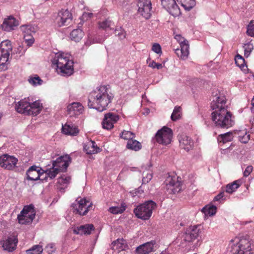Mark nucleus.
<instances>
[{"label": "nucleus", "instance_id": "nucleus-1", "mask_svg": "<svg viewBox=\"0 0 254 254\" xmlns=\"http://www.w3.org/2000/svg\"><path fill=\"white\" fill-rule=\"evenodd\" d=\"M114 98L109 87L102 85L92 91L88 97V106L102 112L105 110Z\"/></svg>", "mask_w": 254, "mask_h": 254}, {"label": "nucleus", "instance_id": "nucleus-2", "mask_svg": "<svg viewBox=\"0 0 254 254\" xmlns=\"http://www.w3.org/2000/svg\"><path fill=\"white\" fill-rule=\"evenodd\" d=\"M52 57V65L58 74L64 76H68L73 74V62L69 54L59 52L53 54Z\"/></svg>", "mask_w": 254, "mask_h": 254}, {"label": "nucleus", "instance_id": "nucleus-3", "mask_svg": "<svg viewBox=\"0 0 254 254\" xmlns=\"http://www.w3.org/2000/svg\"><path fill=\"white\" fill-rule=\"evenodd\" d=\"M228 249L232 254H254V245L247 236L237 237L232 239Z\"/></svg>", "mask_w": 254, "mask_h": 254}, {"label": "nucleus", "instance_id": "nucleus-4", "mask_svg": "<svg viewBox=\"0 0 254 254\" xmlns=\"http://www.w3.org/2000/svg\"><path fill=\"white\" fill-rule=\"evenodd\" d=\"M212 120L215 125L222 128H229L234 125L232 115L228 109L212 112Z\"/></svg>", "mask_w": 254, "mask_h": 254}, {"label": "nucleus", "instance_id": "nucleus-5", "mask_svg": "<svg viewBox=\"0 0 254 254\" xmlns=\"http://www.w3.org/2000/svg\"><path fill=\"white\" fill-rule=\"evenodd\" d=\"M15 108L17 112L21 114L36 116L42 109V104L36 101L30 104L26 99L21 100L16 104Z\"/></svg>", "mask_w": 254, "mask_h": 254}, {"label": "nucleus", "instance_id": "nucleus-6", "mask_svg": "<svg viewBox=\"0 0 254 254\" xmlns=\"http://www.w3.org/2000/svg\"><path fill=\"white\" fill-rule=\"evenodd\" d=\"M12 53V46L10 41L6 40L0 43V70H6L10 63Z\"/></svg>", "mask_w": 254, "mask_h": 254}, {"label": "nucleus", "instance_id": "nucleus-7", "mask_svg": "<svg viewBox=\"0 0 254 254\" xmlns=\"http://www.w3.org/2000/svg\"><path fill=\"white\" fill-rule=\"evenodd\" d=\"M156 206V203L154 201L148 200L138 205L134 209V213L137 218L142 220H148L151 217L152 211Z\"/></svg>", "mask_w": 254, "mask_h": 254}, {"label": "nucleus", "instance_id": "nucleus-8", "mask_svg": "<svg viewBox=\"0 0 254 254\" xmlns=\"http://www.w3.org/2000/svg\"><path fill=\"white\" fill-rule=\"evenodd\" d=\"M211 108L213 112L228 109L226 98L223 93L219 91L213 93Z\"/></svg>", "mask_w": 254, "mask_h": 254}, {"label": "nucleus", "instance_id": "nucleus-9", "mask_svg": "<svg viewBox=\"0 0 254 254\" xmlns=\"http://www.w3.org/2000/svg\"><path fill=\"white\" fill-rule=\"evenodd\" d=\"M35 211L32 204L24 206L17 218L18 222L21 224H26L31 223L35 218Z\"/></svg>", "mask_w": 254, "mask_h": 254}, {"label": "nucleus", "instance_id": "nucleus-10", "mask_svg": "<svg viewBox=\"0 0 254 254\" xmlns=\"http://www.w3.org/2000/svg\"><path fill=\"white\" fill-rule=\"evenodd\" d=\"M137 14L146 20L152 15V6L150 0H137Z\"/></svg>", "mask_w": 254, "mask_h": 254}, {"label": "nucleus", "instance_id": "nucleus-11", "mask_svg": "<svg viewBox=\"0 0 254 254\" xmlns=\"http://www.w3.org/2000/svg\"><path fill=\"white\" fill-rule=\"evenodd\" d=\"M172 130L170 128L164 127L156 134V141L162 145H166L171 143L172 139Z\"/></svg>", "mask_w": 254, "mask_h": 254}, {"label": "nucleus", "instance_id": "nucleus-12", "mask_svg": "<svg viewBox=\"0 0 254 254\" xmlns=\"http://www.w3.org/2000/svg\"><path fill=\"white\" fill-rule=\"evenodd\" d=\"M166 189L169 193H176L181 190V183L177 176H169L165 181Z\"/></svg>", "mask_w": 254, "mask_h": 254}, {"label": "nucleus", "instance_id": "nucleus-13", "mask_svg": "<svg viewBox=\"0 0 254 254\" xmlns=\"http://www.w3.org/2000/svg\"><path fill=\"white\" fill-rule=\"evenodd\" d=\"M92 203L85 198L77 199L72 204V207L74 209V212L78 213L80 215H84L87 214L90 207H92Z\"/></svg>", "mask_w": 254, "mask_h": 254}, {"label": "nucleus", "instance_id": "nucleus-14", "mask_svg": "<svg viewBox=\"0 0 254 254\" xmlns=\"http://www.w3.org/2000/svg\"><path fill=\"white\" fill-rule=\"evenodd\" d=\"M18 162V159L13 156L7 154L0 156V166L5 169L12 170L14 169Z\"/></svg>", "mask_w": 254, "mask_h": 254}, {"label": "nucleus", "instance_id": "nucleus-15", "mask_svg": "<svg viewBox=\"0 0 254 254\" xmlns=\"http://www.w3.org/2000/svg\"><path fill=\"white\" fill-rule=\"evenodd\" d=\"M72 18V14L69 10L62 9L58 13L55 22L58 26L62 27L69 24Z\"/></svg>", "mask_w": 254, "mask_h": 254}, {"label": "nucleus", "instance_id": "nucleus-16", "mask_svg": "<svg viewBox=\"0 0 254 254\" xmlns=\"http://www.w3.org/2000/svg\"><path fill=\"white\" fill-rule=\"evenodd\" d=\"M176 0H161V4L163 8L174 16H179L181 14L180 8Z\"/></svg>", "mask_w": 254, "mask_h": 254}, {"label": "nucleus", "instance_id": "nucleus-17", "mask_svg": "<svg viewBox=\"0 0 254 254\" xmlns=\"http://www.w3.org/2000/svg\"><path fill=\"white\" fill-rule=\"evenodd\" d=\"M200 233V227L196 225L190 226L186 230L182 238L184 241L190 242L196 239Z\"/></svg>", "mask_w": 254, "mask_h": 254}, {"label": "nucleus", "instance_id": "nucleus-18", "mask_svg": "<svg viewBox=\"0 0 254 254\" xmlns=\"http://www.w3.org/2000/svg\"><path fill=\"white\" fill-rule=\"evenodd\" d=\"M70 162L71 159L69 155L61 156L55 161H53V166L56 167L60 171H65Z\"/></svg>", "mask_w": 254, "mask_h": 254}, {"label": "nucleus", "instance_id": "nucleus-19", "mask_svg": "<svg viewBox=\"0 0 254 254\" xmlns=\"http://www.w3.org/2000/svg\"><path fill=\"white\" fill-rule=\"evenodd\" d=\"M44 174V172L40 167L32 166L27 171V179L31 181L43 180L44 178L41 177Z\"/></svg>", "mask_w": 254, "mask_h": 254}, {"label": "nucleus", "instance_id": "nucleus-20", "mask_svg": "<svg viewBox=\"0 0 254 254\" xmlns=\"http://www.w3.org/2000/svg\"><path fill=\"white\" fill-rule=\"evenodd\" d=\"M17 243V239L14 235L4 238L0 241V244L3 250L9 252H12L16 249Z\"/></svg>", "mask_w": 254, "mask_h": 254}, {"label": "nucleus", "instance_id": "nucleus-21", "mask_svg": "<svg viewBox=\"0 0 254 254\" xmlns=\"http://www.w3.org/2000/svg\"><path fill=\"white\" fill-rule=\"evenodd\" d=\"M119 119V116L112 113L105 114L102 122V126L104 129H111L113 128L114 125Z\"/></svg>", "mask_w": 254, "mask_h": 254}, {"label": "nucleus", "instance_id": "nucleus-22", "mask_svg": "<svg viewBox=\"0 0 254 254\" xmlns=\"http://www.w3.org/2000/svg\"><path fill=\"white\" fill-rule=\"evenodd\" d=\"M84 111L83 105L79 102H73L67 107V112L70 117H77Z\"/></svg>", "mask_w": 254, "mask_h": 254}, {"label": "nucleus", "instance_id": "nucleus-23", "mask_svg": "<svg viewBox=\"0 0 254 254\" xmlns=\"http://www.w3.org/2000/svg\"><path fill=\"white\" fill-rule=\"evenodd\" d=\"M179 140L180 142V147L186 150L189 151L192 149L194 142L193 140L190 136L186 134H182L179 136Z\"/></svg>", "mask_w": 254, "mask_h": 254}, {"label": "nucleus", "instance_id": "nucleus-24", "mask_svg": "<svg viewBox=\"0 0 254 254\" xmlns=\"http://www.w3.org/2000/svg\"><path fill=\"white\" fill-rule=\"evenodd\" d=\"M19 24L18 21L12 16H9L5 19L1 25L3 30L6 31H10Z\"/></svg>", "mask_w": 254, "mask_h": 254}, {"label": "nucleus", "instance_id": "nucleus-25", "mask_svg": "<svg viewBox=\"0 0 254 254\" xmlns=\"http://www.w3.org/2000/svg\"><path fill=\"white\" fill-rule=\"evenodd\" d=\"M155 242L151 241L143 244L136 248V251L137 254H148L154 250Z\"/></svg>", "mask_w": 254, "mask_h": 254}, {"label": "nucleus", "instance_id": "nucleus-26", "mask_svg": "<svg viewBox=\"0 0 254 254\" xmlns=\"http://www.w3.org/2000/svg\"><path fill=\"white\" fill-rule=\"evenodd\" d=\"M94 230V227L93 224H86L77 227L73 229V232L75 234L78 235H89L91 231Z\"/></svg>", "mask_w": 254, "mask_h": 254}, {"label": "nucleus", "instance_id": "nucleus-27", "mask_svg": "<svg viewBox=\"0 0 254 254\" xmlns=\"http://www.w3.org/2000/svg\"><path fill=\"white\" fill-rule=\"evenodd\" d=\"M84 149L89 154H96L100 152L101 150L97 146L95 142L92 140H89L85 144Z\"/></svg>", "mask_w": 254, "mask_h": 254}, {"label": "nucleus", "instance_id": "nucleus-28", "mask_svg": "<svg viewBox=\"0 0 254 254\" xmlns=\"http://www.w3.org/2000/svg\"><path fill=\"white\" fill-rule=\"evenodd\" d=\"M180 47V50L179 49L176 50V53L181 59L185 60L188 58L189 55V45L188 42L181 45Z\"/></svg>", "mask_w": 254, "mask_h": 254}, {"label": "nucleus", "instance_id": "nucleus-29", "mask_svg": "<svg viewBox=\"0 0 254 254\" xmlns=\"http://www.w3.org/2000/svg\"><path fill=\"white\" fill-rule=\"evenodd\" d=\"M62 132L66 135L74 136L78 133L79 129L75 126L66 123L63 126Z\"/></svg>", "mask_w": 254, "mask_h": 254}, {"label": "nucleus", "instance_id": "nucleus-30", "mask_svg": "<svg viewBox=\"0 0 254 254\" xmlns=\"http://www.w3.org/2000/svg\"><path fill=\"white\" fill-rule=\"evenodd\" d=\"M71 178L66 175L62 176L58 178L57 187L59 190H63L69 184Z\"/></svg>", "mask_w": 254, "mask_h": 254}, {"label": "nucleus", "instance_id": "nucleus-31", "mask_svg": "<svg viewBox=\"0 0 254 254\" xmlns=\"http://www.w3.org/2000/svg\"><path fill=\"white\" fill-rule=\"evenodd\" d=\"M126 247V243L123 239H118L112 244V248L114 250L122 251L124 250Z\"/></svg>", "mask_w": 254, "mask_h": 254}, {"label": "nucleus", "instance_id": "nucleus-32", "mask_svg": "<svg viewBox=\"0 0 254 254\" xmlns=\"http://www.w3.org/2000/svg\"><path fill=\"white\" fill-rule=\"evenodd\" d=\"M83 36V32L80 29H74L70 34V37L72 41L79 42Z\"/></svg>", "mask_w": 254, "mask_h": 254}, {"label": "nucleus", "instance_id": "nucleus-33", "mask_svg": "<svg viewBox=\"0 0 254 254\" xmlns=\"http://www.w3.org/2000/svg\"><path fill=\"white\" fill-rule=\"evenodd\" d=\"M217 208L214 205H206L202 209V212L207 216L214 215L216 212Z\"/></svg>", "mask_w": 254, "mask_h": 254}, {"label": "nucleus", "instance_id": "nucleus-34", "mask_svg": "<svg viewBox=\"0 0 254 254\" xmlns=\"http://www.w3.org/2000/svg\"><path fill=\"white\" fill-rule=\"evenodd\" d=\"M181 3L182 6L187 10L191 9L195 4L194 0H176Z\"/></svg>", "mask_w": 254, "mask_h": 254}, {"label": "nucleus", "instance_id": "nucleus-35", "mask_svg": "<svg viewBox=\"0 0 254 254\" xmlns=\"http://www.w3.org/2000/svg\"><path fill=\"white\" fill-rule=\"evenodd\" d=\"M141 144L134 139L128 140L127 145V147L128 149L135 151L139 150L141 148Z\"/></svg>", "mask_w": 254, "mask_h": 254}, {"label": "nucleus", "instance_id": "nucleus-36", "mask_svg": "<svg viewBox=\"0 0 254 254\" xmlns=\"http://www.w3.org/2000/svg\"><path fill=\"white\" fill-rule=\"evenodd\" d=\"M240 186L239 181H235L226 186V192L229 193H232L235 191Z\"/></svg>", "mask_w": 254, "mask_h": 254}, {"label": "nucleus", "instance_id": "nucleus-37", "mask_svg": "<svg viewBox=\"0 0 254 254\" xmlns=\"http://www.w3.org/2000/svg\"><path fill=\"white\" fill-rule=\"evenodd\" d=\"M20 28L21 31L24 33V36L25 35L29 36L32 35L33 33H35L34 28L31 25H22Z\"/></svg>", "mask_w": 254, "mask_h": 254}, {"label": "nucleus", "instance_id": "nucleus-38", "mask_svg": "<svg viewBox=\"0 0 254 254\" xmlns=\"http://www.w3.org/2000/svg\"><path fill=\"white\" fill-rule=\"evenodd\" d=\"M28 81L31 85L34 86L40 85L43 83V80L37 75L30 76Z\"/></svg>", "mask_w": 254, "mask_h": 254}, {"label": "nucleus", "instance_id": "nucleus-39", "mask_svg": "<svg viewBox=\"0 0 254 254\" xmlns=\"http://www.w3.org/2000/svg\"><path fill=\"white\" fill-rule=\"evenodd\" d=\"M233 139L232 133L230 132H227L224 134H222L219 135L218 140L223 143L227 142L230 141Z\"/></svg>", "mask_w": 254, "mask_h": 254}, {"label": "nucleus", "instance_id": "nucleus-40", "mask_svg": "<svg viewBox=\"0 0 254 254\" xmlns=\"http://www.w3.org/2000/svg\"><path fill=\"white\" fill-rule=\"evenodd\" d=\"M43 251V248L40 245H35L30 249L26 251L27 254H41Z\"/></svg>", "mask_w": 254, "mask_h": 254}, {"label": "nucleus", "instance_id": "nucleus-41", "mask_svg": "<svg viewBox=\"0 0 254 254\" xmlns=\"http://www.w3.org/2000/svg\"><path fill=\"white\" fill-rule=\"evenodd\" d=\"M181 108L180 107L176 106L175 107L173 112L171 115V118L172 120L176 121L181 118Z\"/></svg>", "mask_w": 254, "mask_h": 254}, {"label": "nucleus", "instance_id": "nucleus-42", "mask_svg": "<svg viewBox=\"0 0 254 254\" xmlns=\"http://www.w3.org/2000/svg\"><path fill=\"white\" fill-rule=\"evenodd\" d=\"M59 172L60 171L58 170V169H57L56 167H53L52 169L46 171L45 172H44V174L47 175L48 177L50 179H52L56 176Z\"/></svg>", "mask_w": 254, "mask_h": 254}, {"label": "nucleus", "instance_id": "nucleus-43", "mask_svg": "<svg viewBox=\"0 0 254 254\" xmlns=\"http://www.w3.org/2000/svg\"><path fill=\"white\" fill-rule=\"evenodd\" d=\"M121 137L122 138L128 141L132 139H134L135 138V134L131 131L124 130L121 134Z\"/></svg>", "mask_w": 254, "mask_h": 254}, {"label": "nucleus", "instance_id": "nucleus-44", "mask_svg": "<svg viewBox=\"0 0 254 254\" xmlns=\"http://www.w3.org/2000/svg\"><path fill=\"white\" fill-rule=\"evenodd\" d=\"M147 63L148 64V66L152 68H157V69H161L163 67V65L161 64L156 63L154 61L151 60L150 59H149L147 61Z\"/></svg>", "mask_w": 254, "mask_h": 254}, {"label": "nucleus", "instance_id": "nucleus-45", "mask_svg": "<svg viewBox=\"0 0 254 254\" xmlns=\"http://www.w3.org/2000/svg\"><path fill=\"white\" fill-rule=\"evenodd\" d=\"M152 178V175L150 171H147L146 172H143L142 178L143 183L146 184L148 183L151 180Z\"/></svg>", "mask_w": 254, "mask_h": 254}, {"label": "nucleus", "instance_id": "nucleus-46", "mask_svg": "<svg viewBox=\"0 0 254 254\" xmlns=\"http://www.w3.org/2000/svg\"><path fill=\"white\" fill-rule=\"evenodd\" d=\"M125 210V207L114 206L109 208V211L113 214H118L122 213Z\"/></svg>", "mask_w": 254, "mask_h": 254}, {"label": "nucleus", "instance_id": "nucleus-47", "mask_svg": "<svg viewBox=\"0 0 254 254\" xmlns=\"http://www.w3.org/2000/svg\"><path fill=\"white\" fill-rule=\"evenodd\" d=\"M247 34L251 37H254V20L251 21L248 26Z\"/></svg>", "mask_w": 254, "mask_h": 254}, {"label": "nucleus", "instance_id": "nucleus-48", "mask_svg": "<svg viewBox=\"0 0 254 254\" xmlns=\"http://www.w3.org/2000/svg\"><path fill=\"white\" fill-rule=\"evenodd\" d=\"M253 45L250 43L245 45L244 48L245 51V56L246 57H248L250 56L251 52L253 49Z\"/></svg>", "mask_w": 254, "mask_h": 254}, {"label": "nucleus", "instance_id": "nucleus-49", "mask_svg": "<svg viewBox=\"0 0 254 254\" xmlns=\"http://www.w3.org/2000/svg\"><path fill=\"white\" fill-rule=\"evenodd\" d=\"M111 23L112 22L111 21L106 20L103 22H100L99 23V26L100 28L106 29L107 28L110 27Z\"/></svg>", "mask_w": 254, "mask_h": 254}, {"label": "nucleus", "instance_id": "nucleus-50", "mask_svg": "<svg viewBox=\"0 0 254 254\" xmlns=\"http://www.w3.org/2000/svg\"><path fill=\"white\" fill-rule=\"evenodd\" d=\"M152 50L157 54H161L162 53L161 47L158 43H154L152 45Z\"/></svg>", "mask_w": 254, "mask_h": 254}, {"label": "nucleus", "instance_id": "nucleus-51", "mask_svg": "<svg viewBox=\"0 0 254 254\" xmlns=\"http://www.w3.org/2000/svg\"><path fill=\"white\" fill-rule=\"evenodd\" d=\"M46 251L49 254H52L56 250L55 245L53 243L48 244L45 248Z\"/></svg>", "mask_w": 254, "mask_h": 254}, {"label": "nucleus", "instance_id": "nucleus-52", "mask_svg": "<svg viewBox=\"0 0 254 254\" xmlns=\"http://www.w3.org/2000/svg\"><path fill=\"white\" fill-rule=\"evenodd\" d=\"M174 37L175 39L179 42L180 45L184 44V43L188 42L180 34L176 35Z\"/></svg>", "mask_w": 254, "mask_h": 254}, {"label": "nucleus", "instance_id": "nucleus-53", "mask_svg": "<svg viewBox=\"0 0 254 254\" xmlns=\"http://www.w3.org/2000/svg\"><path fill=\"white\" fill-rule=\"evenodd\" d=\"M235 62L239 66H241L244 63V59L241 56L238 55L236 57Z\"/></svg>", "mask_w": 254, "mask_h": 254}, {"label": "nucleus", "instance_id": "nucleus-54", "mask_svg": "<svg viewBox=\"0 0 254 254\" xmlns=\"http://www.w3.org/2000/svg\"><path fill=\"white\" fill-rule=\"evenodd\" d=\"M253 170V167L252 166L250 165L247 167L245 170L244 172V176L245 177H248L250 174L252 173Z\"/></svg>", "mask_w": 254, "mask_h": 254}, {"label": "nucleus", "instance_id": "nucleus-55", "mask_svg": "<svg viewBox=\"0 0 254 254\" xmlns=\"http://www.w3.org/2000/svg\"><path fill=\"white\" fill-rule=\"evenodd\" d=\"M24 39L26 42L27 45L29 46L31 45L34 42V39L32 37V35L29 36L25 35L24 36Z\"/></svg>", "mask_w": 254, "mask_h": 254}, {"label": "nucleus", "instance_id": "nucleus-56", "mask_svg": "<svg viewBox=\"0 0 254 254\" xmlns=\"http://www.w3.org/2000/svg\"><path fill=\"white\" fill-rule=\"evenodd\" d=\"M250 139V134L247 133H245V134L243 136L241 137L240 140L242 142L247 143Z\"/></svg>", "mask_w": 254, "mask_h": 254}, {"label": "nucleus", "instance_id": "nucleus-57", "mask_svg": "<svg viewBox=\"0 0 254 254\" xmlns=\"http://www.w3.org/2000/svg\"><path fill=\"white\" fill-rule=\"evenodd\" d=\"M224 192H221L214 197V200L215 201H218V200H220L221 199H222L224 197Z\"/></svg>", "mask_w": 254, "mask_h": 254}, {"label": "nucleus", "instance_id": "nucleus-58", "mask_svg": "<svg viewBox=\"0 0 254 254\" xmlns=\"http://www.w3.org/2000/svg\"><path fill=\"white\" fill-rule=\"evenodd\" d=\"M118 34L121 39H124L126 37L125 33L124 31H121V33H119Z\"/></svg>", "mask_w": 254, "mask_h": 254}, {"label": "nucleus", "instance_id": "nucleus-59", "mask_svg": "<svg viewBox=\"0 0 254 254\" xmlns=\"http://www.w3.org/2000/svg\"><path fill=\"white\" fill-rule=\"evenodd\" d=\"M252 107L251 108V111L254 113V97L252 100L251 102Z\"/></svg>", "mask_w": 254, "mask_h": 254}, {"label": "nucleus", "instance_id": "nucleus-60", "mask_svg": "<svg viewBox=\"0 0 254 254\" xmlns=\"http://www.w3.org/2000/svg\"><path fill=\"white\" fill-rule=\"evenodd\" d=\"M92 15H93V14L92 13H85L83 14V16L84 17H91Z\"/></svg>", "mask_w": 254, "mask_h": 254}, {"label": "nucleus", "instance_id": "nucleus-61", "mask_svg": "<svg viewBox=\"0 0 254 254\" xmlns=\"http://www.w3.org/2000/svg\"><path fill=\"white\" fill-rule=\"evenodd\" d=\"M100 42H101V41H94V42H91V41H90V40H87V41L86 42V44L87 45L89 46V45H90L92 43H100Z\"/></svg>", "mask_w": 254, "mask_h": 254}, {"label": "nucleus", "instance_id": "nucleus-62", "mask_svg": "<svg viewBox=\"0 0 254 254\" xmlns=\"http://www.w3.org/2000/svg\"><path fill=\"white\" fill-rule=\"evenodd\" d=\"M2 117V114L0 112V119H1Z\"/></svg>", "mask_w": 254, "mask_h": 254}, {"label": "nucleus", "instance_id": "nucleus-63", "mask_svg": "<svg viewBox=\"0 0 254 254\" xmlns=\"http://www.w3.org/2000/svg\"><path fill=\"white\" fill-rule=\"evenodd\" d=\"M254 118L253 121V124H254Z\"/></svg>", "mask_w": 254, "mask_h": 254}]
</instances>
